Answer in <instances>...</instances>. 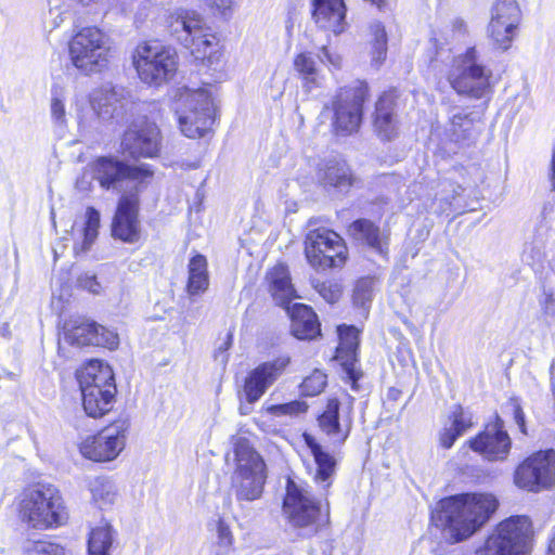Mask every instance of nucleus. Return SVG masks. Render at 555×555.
<instances>
[{
    "instance_id": "obj_23",
    "label": "nucleus",
    "mask_w": 555,
    "mask_h": 555,
    "mask_svg": "<svg viewBox=\"0 0 555 555\" xmlns=\"http://www.w3.org/2000/svg\"><path fill=\"white\" fill-rule=\"evenodd\" d=\"M312 20L315 25L334 35H340L348 28L344 0H313Z\"/></svg>"
},
{
    "instance_id": "obj_56",
    "label": "nucleus",
    "mask_w": 555,
    "mask_h": 555,
    "mask_svg": "<svg viewBox=\"0 0 555 555\" xmlns=\"http://www.w3.org/2000/svg\"><path fill=\"white\" fill-rule=\"evenodd\" d=\"M400 395H401V391L397 388H389V390L387 392L388 399H391V400H398Z\"/></svg>"
},
{
    "instance_id": "obj_27",
    "label": "nucleus",
    "mask_w": 555,
    "mask_h": 555,
    "mask_svg": "<svg viewBox=\"0 0 555 555\" xmlns=\"http://www.w3.org/2000/svg\"><path fill=\"white\" fill-rule=\"evenodd\" d=\"M80 388L108 389L115 386L111 366L99 360H92L78 372Z\"/></svg>"
},
{
    "instance_id": "obj_39",
    "label": "nucleus",
    "mask_w": 555,
    "mask_h": 555,
    "mask_svg": "<svg viewBox=\"0 0 555 555\" xmlns=\"http://www.w3.org/2000/svg\"><path fill=\"white\" fill-rule=\"evenodd\" d=\"M520 11L515 0H498L492 9L491 20H498L505 25L508 23L517 27Z\"/></svg>"
},
{
    "instance_id": "obj_63",
    "label": "nucleus",
    "mask_w": 555,
    "mask_h": 555,
    "mask_svg": "<svg viewBox=\"0 0 555 555\" xmlns=\"http://www.w3.org/2000/svg\"><path fill=\"white\" fill-rule=\"evenodd\" d=\"M222 362H227V356L225 354H223V357H222Z\"/></svg>"
},
{
    "instance_id": "obj_43",
    "label": "nucleus",
    "mask_w": 555,
    "mask_h": 555,
    "mask_svg": "<svg viewBox=\"0 0 555 555\" xmlns=\"http://www.w3.org/2000/svg\"><path fill=\"white\" fill-rule=\"evenodd\" d=\"M326 386V375L320 371H313L300 385L304 396L313 397L321 393Z\"/></svg>"
},
{
    "instance_id": "obj_6",
    "label": "nucleus",
    "mask_w": 555,
    "mask_h": 555,
    "mask_svg": "<svg viewBox=\"0 0 555 555\" xmlns=\"http://www.w3.org/2000/svg\"><path fill=\"white\" fill-rule=\"evenodd\" d=\"M176 114L181 132L190 138L205 137L215 122V106L206 89H185L177 100Z\"/></svg>"
},
{
    "instance_id": "obj_20",
    "label": "nucleus",
    "mask_w": 555,
    "mask_h": 555,
    "mask_svg": "<svg viewBox=\"0 0 555 555\" xmlns=\"http://www.w3.org/2000/svg\"><path fill=\"white\" fill-rule=\"evenodd\" d=\"M291 363L288 356H281L263 362L254 369L245 379L244 395L248 403L258 401L267 389L275 383Z\"/></svg>"
},
{
    "instance_id": "obj_13",
    "label": "nucleus",
    "mask_w": 555,
    "mask_h": 555,
    "mask_svg": "<svg viewBox=\"0 0 555 555\" xmlns=\"http://www.w3.org/2000/svg\"><path fill=\"white\" fill-rule=\"evenodd\" d=\"M308 262L314 268L341 267L347 258L343 238L334 231L319 228L308 232L305 240Z\"/></svg>"
},
{
    "instance_id": "obj_1",
    "label": "nucleus",
    "mask_w": 555,
    "mask_h": 555,
    "mask_svg": "<svg viewBox=\"0 0 555 555\" xmlns=\"http://www.w3.org/2000/svg\"><path fill=\"white\" fill-rule=\"evenodd\" d=\"M498 508L490 493H462L439 502L435 519L448 539L461 542L479 531Z\"/></svg>"
},
{
    "instance_id": "obj_50",
    "label": "nucleus",
    "mask_w": 555,
    "mask_h": 555,
    "mask_svg": "<svg viewBox=\"0 0 555 555\" xmlns=\"http://www.w3.org/2000/svg\"><path fill=\"white\" fill-rule=\"evenodd\" d=\"M95 175L92 171V162H90L83 169L82 173L76 181V189L80 192L88 193L93 188Z\"/></svg>"
},
{
    "instance_id": "obj_35",
    "label": "nucleus",
    "mask_w": 555,
    "mask_h": 555,
    "mask_svg": "<svg viewBox=\"0 0 555 555\" xmlns=\"http://www.w3.org/2000/svg\"><path fill=\"white\" fill-rule=\"evenodd\" d=\"M339 345L337 358L344 360V364H352L356 361L359 347V331L354 326H338Z\"/></svg>"
},
{
    "instance_id": "obj_3",
    "label": "nucleus",
    "mask_w": 555,
    "mask_h": 555,
    "mask_svg": "<svg viewBox=\"0 0 555 555\" xmlns=\"http://www.w3.org/2000/svg\"><path fill=\"white\" fill-rule=\"evenodd\" d=\"M168 27L196 60L208 65L215 63L219 41L199 13L184 9L176 10L168 17Z\"/></svg>"
},
{
    "instance_id": "obj_51",
    "label": "nucleus",
    "mask_w": 555,
    "mask_h": 555,
    "mask_svg": "<svg viewBox=\"0 0 555 555\" xmlns=\"http://www.w3.org/2000/svg\"><path fill=\"white\" fill-rule=\"evenodd\" d=\"M78 287L88 291L91 294L98 295L101 292V284L96 281L95 275L85 273L77 279Z\"/></svg>"
},
{
    "instance_id": "obj_44",
    "label": "nucleus",
    "mask_w": 555,
    "mask_h": 555,
    "mask_svg": "<svg viewBox=\"0 0 555 555\" xmlns=\"http://www.w3.org/2000/svg\"><path fill=\"white\" fill-rule=\"evenodd\" d=\"M308 410V404L305 401H291L283 404H272L267 406L268 413L274 416H297L305 413Z\"/></svg>"
},
{
    "instance_id": "obj_41",
    "label": "nucleus",
    "mask_w": 555,
    "mask_h": 555,
    "mask_svg": "<svg viewBox=\"0 0 555 555\" xmlns=\"http://www.w3.org/2000/svg\"><path fill=\"white\" fill-rule=\"evenodd\" d=\"M516 27L514 24H504L498 20H491L489 24V33L494 42L503 50H506L515 36Z\"/></svg>"
},
{
    "instance_id": "obj_19",
    "label": "nucleus",
    "mask_w": 555,
    "mask_h": 555,
    "mask_svg": "<svg viewBox=\"0 0 555 555\" xmlns=\"http://www.w3.org/2000/svg\"><path fill=\"white\" fill-rule=\"evenodd\" d=\"M139 194L125 192L121 194L112 223V234L125 243H137L140 240L141 228L138 219Z\"/></svg>"
},
{
    "instance_id": "obj_36",
    "label": "nucleus",
    "mask_w": 555,
    "mask_h": 555,
    "mask_svg": "<svg viewBox=\"0 0 555 555\" xmlns=\"http://www.w3.org/2000/svg\"><path fill=\"white\" fill-rule=\"evenodd\" d=\"M100 228V212L93 208L88 207L86 210V221L80 230L79 236L82 237L81 244L76 243L74 246L75 254L86 253L98 237Z\"/></svg>"
},
{
    "instance_id": "obj_5",
    "label": "nucleus",
    "mask_w": 555,
    "mask_h": 555,
    "mask_svg": "<svg viewBox=\"0 0 555 555\" xmlns=\"http://www.w3.org/2000/svg\"><path fill=\"white\" fill-rule=\"evenodd\" d=\"M95 181L103 190L139 194L153 178L150 165H129L117 157L101 156L92 160Z\"/></svg>"
},
{
    "instance_id": "obj_33",
    "label": "nucleus",
    "mask_w": 555,
    "mask_h": 555,
    "mask_svg": "<svg viewBox=\"0 0 555 555\" xmlns=\"http://www.w3.org/2000/svg\"><path fill=\"white\" fill-rule=\"evenodd\" d=\"M115 532L108 522H103L90 531L88 540L89 555H109Z\"/></svg>"
},
{
    "instance_id": "obj_11",
    "label": "nucleus",
    "mask_w": 555,
    "mask_h": 555,
    "mask_svg": "<svg viewBox=\"0 0 555 555\" xmlns=\"http://www.w3.org/2000/svg\"><path fill=\"white\" fill-rule=\"evenodd\" d=\"M367 95V85L362 81L340 89L335 95L332 101V126L337 134L348 135L358 131L362 121L363 103Z\"/></svg>"
},
{
    "instance_id": "obj_30",
    "label": "nucleus",
    "mask_w": 555,
    "mask_h": 555,
    "mask_svg": "<svg viewBox=\"0 0 555 555\" xmlns=\"http://www.w3.org/2000/svg\"><path fill=\"white\" fill-rule=\"evenodd\" d=\"M82 405L86 413L91 417H100L111 410L116 393V386H108V389L80 388Z\"/></svg>"
},
{
    "instance_id": "obj_24",
    "label": "nucleus",
    "mask_w": 555,
    "mask_h": 555,
    "mask_svg": "<svg viewBox=\"0 0 555 555\" xmlns=\"http://www.w3.org/2000/svg\"><path fill=\"white\" fill-rule=\"evenodd\" d=\"M373 126L375 133L383 141H390L398 135L399 122L391 95L384 94L378 99Z\"/></svg>"
},
{
    "instance_id": "obj_12",
    "label": "nucleus",
    "mask_w": 555,
    "mask_h": 555,
    "mask_svg": "<svg viewBox=\"0 0 555 555\" xmlns=\"http://www.w3.org/2000/svg\"><path fill=\"white\" fill-rule=\"evenodd\" d=\"M129 427L128 417L116 420L96 435L85 438L79 444L80 454L93 462L114 461L126 447Z\"/></svg>"
},
{
    "instance_id": "obj_62",
    "label": "nucleus",
    "mask_w": 555,
    "mask_h": 555,
    "mask_svg": "<svg viewBox=\"0 0 555 555\" xmlns=\"http://www.w3.org/2000/svg\"><path fill=\"white\" fill-rule=\"evenodd\" d=\"M554 370H555V364L553 363L552 366H551V375L554 374Z\"/></svg>"
},
{
    "instance_id": "obj_53",
    "label": "nucleus",
    "mask_w": 555,
    "mask_h": 555,
    "mask_svg": "<svg viewBox=\"0 0 555 555\" xmlns=\"http://www.w3.org/2000/svg\"><path fill=\"white\" fill-rule=\"evenodd\" d=\"M513 414H514L515 423L517 424L519 430L526 435L527 429H526V422H525V413H524L520 404L517 401L513 402Z\"/></svg>"
},
{
    "instance_id": "obj_28",
    "label": "nucleus",
    "mask_w": 555,
    "mask_h": 555,
    "mask_svg": "<svg viewBox=\"0 0 555 555\" xmlns=\"http://www.w3.org/2000/svg\"><path fill=\"white\" fill-rule=\"evenodd\" d=\"M304 440L307 447L310 449L317 465L314 480L319 483H323L324 488H328L332 485L333 476L335 474V459L331 454L323 451L322 447L311 435L304 434Z\"/></svg>"
},
{
    "instance_id": "obj_2",
    "label": "nucleus",
    "mask_w": 555,
    "mask_h": 555,
    "mask_svg": "<svg viewBox=\"0 0 555 555\" xmlns=\"http://www.w3.org/2000/svg\"><path fill=\"white\" fill-rule=\"evenodd\" d=\"M18 515L27 527L39 530L60 527L67 520L63 498L52 485L26 489L21 495Z\"/></svg>"
},
{
    "instance_id": "obj_52",
    "label": "nucleus",
    "mask_w": 555,
    "mask_h": 555,
    "mask_svg": "<svg viewBox=\"0 0 555 555\" xmlns=\"http://www.w3.org/2000/svg\"><path fill=\"white\" fill-rule=\"evenodd\" d=\"M460 437V434L459 431L454 430L451 426L450 427H446L441 434H440V437H439V441H440V444L444 448V449H450L455 440Z\"/></svg>"
},
{
    "instance_id": "obj_45",
    "label": "nucleus",
    "mask_w": 555,
    "mask_h": 555,
    "mask_svg": "<svg viewBox=\"0 0 555 555\" xmlns=\"http://www.w3.org/2000/svg\"><path fill=\"white\" fill-rule=\"evenodd\" d=\"M26 551L29 555H65L64 547L48 541L30 542Z\"/></svg>"
},
{
    "instance_id": "obj_7",
    "label": "nucleus",
    "mask_w": 555,
    "mask_h": 555,
    "mask_svg": "<svg viewBox=\"0 0 555 555\" xmlns=\"http://www.w3.org/2000/svg\"><path fill=\"white\" fill-rule=\"evenodd\" d=\"M532 535L527 516H512L495 527L476 555H526Z\"/></svg>"
},
{
    "instance_id": "obj_38",
    "label": "nucleus",
    "mask_w": 555,
    "mask_h": 555,
    "mask_svg": "<svg viewBox=\"0 0 555 555\" xmlns=\"http://www.w3.org/2000/svg\"><path fill=\"white\" fill-rule=\"evenodd\" d=\"M294 68L305 81V87L310 91L319 85V70L311 53L301 52L294 59Z\"/></svg>"
},
{
    "instance_id": "obj_14",
    "label": "nucleus",
    "mask_w": 555,
    "mask_h": 555,
    "mask_svg": "<svg viewBox=\"0 0 555 555\" xmlns=\"http://www.w3.org/2000/svg\"><path fill=\"white\" fill-rule=\"evenodd\" d=\"M514 482L531 492L550 489L555 483V450L539 451L524 460L515 470Z\"/></svg>"
},
{
    "instance_id": "obj_49",
    "label": "nucleus",
    "mask_w": 555,
    "mask_h": 555,
    "mask_svg": "<svg viewBox=\"0 0 555 555\" xmlns=\"http://www.w3.org/2000/svg\"><path fill=\"white\" fill-rule=\"evenodd\" d=\"M315 289L322 296V298L330 304L338 301L341 296L340 287L337 284L330 282H322L317 284Z\"/></svg>"
},
{
    "instance_id": "obj_16",
    "label": "nucleus",
    "mask_w": 555,
    "mask_h": 555,
    "mask_svg": "<svg viewBox=\"0 0 555 555\" xmlns=\"http://www.w3.org/2000/svg\"><path fill=\"white\" fill-rule=\"evenodd\" d=\"M353 398L346 395L344 400L330 399L325 411L319 417V426L335 444H343L352 428Z\"/></svg>"
},
{
    "instance_id": "obj_10",
    "label": "nucleus",
    "mask_w": 555,
    "mask_h": 555,
    "mask_svg": "<svg viewBox=\"0 0 555 555\" xmlns=\"http://www.w3.org/2000/svg\"><path fill=\"white\" fill-rule=\"evenodd\" d=\"M491 69L482 65L475 48L456 56L449 74L452 88L473 99H481L491 92Z\"/></svg>"
},
{
    "instance_id": "obj_46",
    "label": "nucleus",
    "mask_w": 555,
    "mask_h": 555,
    "mask_svg": "<svg viewBox=\"0 0 555 555\" xmlns=\"http://www.w3.org/2000/svg\"><path fill=\"white\" fill-rule=\"evenodd\" d=\"M214 15L230 17L233 13L234 0H202Z\"/></svg>"
},
{
    "instance_id": "obj_61",
    "label": "nucleus",
    "mask_w": 555,
    "mask_h": 555,
    "mask_svg": "<svg viewBox=\"0 0 555 555\" xmlns=\"http://www.w3.org/2000/svg\"><path fill=\"white\" fill-rule=\"evenodd\" d=\"M230 347V343L229 341H225L223 344V346H221L219 349L222 350V352L227 351Z\"/></svg>"
},
{
    "instance_id": "obj_4",
    "label": "nucleus",
    "mask_w": 555,
    "mask_h": 555,
    "mask_svg": "<svg viewBox=\"0 0 555 555\" xmlns=\"http://www.w3.org/2000/svg\"><path fill=\"white\" fill-rule=\"evenodd\" d=\"M235 469L232 489L237 501L251 502L260 499L267 480V465L262 456L245 438L234 443Z\"/></svg>"
},
{
    "instance_id": "obj_29",
    "label": "nucleus",
    "mask_w": 555,
    "mask_h": 555,
    "mask_svg": "<svg viewBox=\"0 0 555 555\" xmlns=\"http://www.w3.org/2000/svg\"><path fill=\"white\" fill-rule=\"evenodd\" d=\"M480 132L478 121L472 114L459 112L451 116L448 133L452 141L469 145Z\"/></svg>"
},
{
    "instance_id": "obj_32",
    "label": "nucleus",
    "mask_w": 555,
    "mask_h": 555,
    "mask_svg": "<svg viewBox=\"0 0 555 555\" xmlns=\"http://www.w3.org/2000/svg\"><path fill=\"white\" fill-rule=\"evenodd\" d=\"M88 488L92 503L101 509H106L115 504L117 489L114 482L105 477H95L89 480Z\"/></svg>"
},
{
    "instance_id": "obj_31",
    "label": "nucleus",
    "mask_w": 555,
    "mask_h": 555,
    "mask_svg": "<svg viewBox=\"0 0 555 555\" xmlns=\"http://www.w3.org/2000/svg\"><path fill=\"white\" fill-rule=\"evenodd\" d=\"M350 234L357 238L364 241L371 248L380 255L387 254V241L382 235L379 228L366 219H359L349 227Z\"/></svg>"
},
{
    "instance_id": "obj_8",
    "label": "nucleus",
    "mask_w": 555,
    "mask_h": 555,
    "mask_svg": "<svg viewBox=\"0 0 555 555\" xmlns=\"http://www.w3.org/2000/svg\"><path fill=\"white\" fill-rule=\"evenodd\" d=\"M111 46L107 36L96 27L80 29L69 41L72 64L86 75L107 67Z\"/></svg>"
},
{
    "instance_id": "obj_34",
    "label": "nucleus",
    "mask_w": 555,
    "mask_h": 555,
    "mask_svg": "<svg viewBox=\"0 0 555 555\" xmlns=\"http://www.w3.org/2000/svg\"><path fill=\"white\" fill-rule=\"evenodd\" d=\"M208 284L207 260L204 256L196 255L189 262L188 293L190 295L203 293Z\"/></svg>"
},
{
    "instance_id": "obj_26",
    "label": "nucleus",
    "mask_w": 555,
    "mask_h": 555,
    "mask_svg": "<svg viewBox=\"0 0 555 555\" xmlns=\"http://www.w3.org/2000/svg\"><path fill=\"white\" fill-rule=\"evenodd\" d=\"M291 318V330L298 339H312L320 334V323L314 311L304 304L287 307Z\"/></svg>"
},
{
    "instance_id": "obj_58",
    "label": "nucleus",
    "mask_w": 555,
    "mask_h": 555,
    "mask_svg": "<svg viewBox=\"0 0 555 555\" xmlns=\"http://www.w3.org/2000/svg\"><path fill=\"white\" fill-rule=\"evenodd\" d=\"M552 181H553V188L555 189V145H554L553 157H552Z\"/></svg>"
},
{
    "instance_id": "obj_55",
    "label": "nucleus",
    "mask_w": 555,
    "mask_h": 555,
    "mask_svg": "<svg viewBox=\"0 0 555 555\" xmlns=\"http://www.w3.org/2000/svg\"><path fill=\"white\" fill-rule=\"evenodd\" d=\"M321 60L328 62L334 67H339L341 64V57L340 55L336 53H332L326 47H323L321 49Z\"/></svg>"
},
{
    "instance_id": "obj_21",
    "label": "nucleus",
    "mask_w": 555,
    "mask_h": 555,
    "mask_svg": "<svg viewBox=\"0 0 555 555\" xmlns=\"http://www.w3.org/2000/svg\"><path fill=\"white\" fill-rule=\"evenodd\" d=\"M89 102L98 118L107 121L124 113L128 102V91L107 82L92 90Z\"/></svg>"
},
{
    "instance_id": "obj_54",
    "label": "nucleus",
    "mask_w": 555,
    "mask_h": 555,
    "mask_svg": "<svg viewBox=\"0 0 555 555\" xmlns=\"http://www.w3.org/2000/svg\"><path fill=\"white\" fill-rule=\"evenodd\" d=\"M218 538L223 545H230L232 542L230 528L223 521H219L218 524Z\"/></svg>"
},
{
    "instance_id": "obj_59",
    "label": "nucleus",
    "mask_w": 555,
    "mask_h": 555,
    "mask_svg": "<svg viewBox=\"0 0 555 555\" xmlns=\"http://www.w3.org/2000/svg\"><path fill=\"white\" fill-rule=\"evenodd\" d=\"M547 555H555V534L550 541Z\"/></svg>"
},
{
    "instance_id": "obj_60",
    "label": "nucleus",
    "mask_w": 555,
    "mask_h": 555,
    "mask_svg": "<svg viewBox=\"0 0 555 555\" xmlns=\"http://www.w3.org/2000/svg\"><path fill=\"white\" fill-rule=\"evenodd\" d=\"M332 552V545L330 543L323 544L322 555H331Z\"/></svg>"
},
{
    "instance_id": "obj_9",
    "label": "nucleus",
    "mask_w": 555,
    "mask_h": 555,
    "mask_svg": "<svg viewBox=\"0 0 555 555\" xmlns=\"http://www.w3.org/2000/svg\"><path fill=\"white\" fill-rule=\"evenodd\" d=\"M133 65L144 83L159 86L175 75L178 55L172 48L160 42L145 41L135 48Z\"/></svg>"
},
{
    "instance_id": "obj_17",
    "label": "nucleus",
    "mask_w": 555,
    "mask_h": 555,
    "mask_svg": "<svg viewBox=\"0 0 555 555\" xmlns=\"http://www.w3.org/2000/svg\"><path fill=\"white\" fill-rule=\"evenodd\" d=\"M64 340L73 346H100L108 349L118 347V335L95 322L81 318L69 320L64 325Z\"/></svg>"
},
{
    "instance_id": "obj_25",
    "label": "nucleus",
    "mask_w": 555,
    "mask_h": 555,
    "mask_svg": "<svg viewBox=\"0 0 555 555\" xmlns=\"http://www.w3.org/2000/svg\"><path fill=\"white\" fill-rule=\"evenodd\" d=\"M267 281L273 300L276 305L287 309L289 302L297 297L288 268L282 263L274 266L268 271Z\"/></svg>"
},
{
    "instance_id": "obj_57",
    "label": "nucleus",
    "mask_w": 555,
    "mask_h": 555,
    "mask_svg": "<svg viewBox=\"0 0 555 555\" xmlns=\"http://www.w3.org/2000/svg\"><path fill=\"white\" fill-rule=\"evenodd\" d=\"M453 27L455 30H457L460 33H462V31L464 33L466 30V25L462 20H456L453 24Z\"/></svg>"
},
{
    "instance_id": "obj_37",
    "label": "nucleus",
    "mask_w": 555,
    "mask_h": 555,
    "mask_svg": "<svg viewBox=\"0 0 555 555\" xmlns=\"http://www.w3.org/2000/svg\"><path fill=\"white\" fill-rule=\"evenodd\" d=\"M324 181L326 184L344 190L352 185L353 176L346 162L331 160L324 171Z\"/></svg>"
},
{
    "instance_id": "obj_22",
    "label": "nucleus",
    "mask_w": 555,
    "mask_h": 555,
    "mask_svg": "<svg viewBox=\"0 0 555 555\" xmlns=\"http://www.w3.org/2000/svg\"><path fill=\"white\" fill-rule=\"evenodd\" d=\"M124 153L133 158L154 157L160 150L159 129L155 124H145L141 128H130L122 137Z\"/></svg>"
},
{
    "instance_id": "obj_48",
    "label": "nucleus",
    "mask_w": 555,
    "mask_h": 555,
    "mask_svg": "<svg viewBox=\"0 0 555 555\" xmlns=\"http://www.w3.org/2000/svg\"><path fill=\"white\" fill-rule=\"evenodd\" d=\"M51 117L53 122L57 126H64L66 124V111L64 99H62L59 94L54 93L51 99Z\"/></svg>"
},
{
    "instance_id": "obj_42",
    "label": "nucleus",
    "mask_w": 555,
    "mask_h": 555,
    "mask_svg": "<svg viewBox=\"0 0 555 555\" xmlns=\"http://www.w3.org/2000/svg\"><path fill=\"white\" fill-rule=\"evenodd\" d=\"M376 284V280L370 276L358 280L352 295L353 304L358 307L366 308L373 299Z\"/></svg>"
},
{
    "instance_id": "obj_40",
    "label": "nucleus",
    "mask_w": 555,
    "mask_h": 555,
    "mask_svg": "<svg viewBox=\"0 0 555 555\" xmlns=\"http://www.w3.org/2000/svg\"><path fill=\"white\" fill-rule=\"evenodd\" d=\"M371 34L373 36L372 42V62L376 65H380L387 54V34L384 25L379 22H375L370 26Z\"/></svg>"
},
{
    "instance_id": "obj_18",
    "label": "nucleus",
    "mask_w": 555,
    "mask_h": 555,
    "mask_svg": "<svg viewBox=\"0 0 555 555\" xmlns=\"http://www.w3.org/2000/svg\"><path fill=\"white\" fill-rule=\"evenodd\" d=\"M468 447L485 460L496 462L505 461L512 449V439L503 428L501 418L486 427V429L476 437L467 441Z\"/></svg>"
},
{
    "instance_id": "obj_15",
    "label": "nucleus",
    "mask_w": 555,
    "mask_h": 555,
    "mask_svg": "<svg viewBox=\"0 0 555 555\" xmlns=\"http://www.w3.org/2000/svg\"><path fill=\"white\" fill-rule=\"evenodd\" d=\"M322 505L318 504L310 495L309 491L295 482L287 481L286 495L284 499L283 511L289 522L296 527H308L322 518L328 517V505L326 504L324 515Z\"/></svg>"
},
{
    "instance_id": "obj_47",
    "label": "nucleus",
    "mask_w": 555,
    "mask_h": 555,
    "mask_svg": "<svg viewBox=\"0 0 555 555\" xmlns=\"http://www.w3.org/2000/svg\"><path fill=\"white\" fill-rule=\"evenodd\" d=\"M452 424L451 427L459 431L460 436H462L467 429L473 426L472 417L465 414L464 410L461 406H456L451 415Z\"/></svg>"
}]
</instances>
